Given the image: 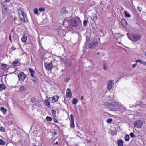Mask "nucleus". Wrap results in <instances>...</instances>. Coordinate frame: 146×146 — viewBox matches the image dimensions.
<instances>
[{"label":"nucleus","instance_id":"nucleus-1","mask_svg":"<svg viewBox=\"0 0 146 146\" xmlns=\"http://www.w3.org/2000/svg\"><path fill=\"white\" fill-rule=\"evenodd\" d=\"M128 38L131 40L135 42L140 40L141 39V36L137 34H134L131 35V37L128 36Z\"/></svg>","mask_w":146,"mask_h":146},{"label":"nucleus","instance_id":"nucleus-2","mask_svg":"<svg viewBox=\"0 0 146 146\" xmlns=\"http://www.w3.org/2000/svg\"><path fill=\"white\" fill-rule=\"evenodd\" d=\"M119 103L117 102H113L109 104L110 108L112 109V111H115L117 109V108L118 106Z\"/></svg>","mask_w":146,"mask_h":146},{"label":"nucleus","instance_id":"nucleus-3","mask_svg":"<svg viewBox=\"0 0 146 146\" xmlns=\"http://www.w3.org/2000/svg\"><path fill=\"white\" fill-rule=\"evenodd\" d=\"M144 123V121L139 120L135 121L134 123V126L137 128H142L143 125Z\"/></svg>","mask_w":146,"mask_h":146},{"label":"nucleus","instance_id":"nucleus-4","mask_svg":"<svg viewBox=\"0 0 146 146\" xmlns=\"http://www.w3.org/2000/svg\"><path fill=\"white\" fill-rule=\"evenodd\" d=\"M117 109L115 111L118 114H121L124 112L125 110V108L122 106L121 104L119 103Z\"/></svg>","mask_w":146,"mask_h":146},{"label":"nucleus","instance_id":"nucleus-5","mask_svg":"<svg viewBox=\"0 0 146 146\" xmlns=\"http://www.w3.org/2000/svg\"><path fill=\"white\" fill-rule=\"evenodd\" d=\"M18 77L19 81L23 82L26 78V75L23 72H21L18 74Z\"/></svg>","mask_w":146,"mask_h":146},{"label":"nucleus","instance_id":"nucleus-6","mask_svg":"<svg viewBox=\"0 0 146 146\" xmlns=\"http://www.w3.org/2000/svg\"><path fill=\"white\" fill-rule=\"evenodd\" d=\"M44 65L46 69L48 71H51L53 68L52 62L49 63L45 62Z\"/></svg>","mask_w":146,"mask_h":146},{"label":"nucleus","instance_id":"nucleus-7","mask_svg":"<svg viewBox=\"0 0 146 146\" xmlns=\"http://www.w3.org/2000/svg\"><path fill=\"white\" fill-rule=\"evenodd\" d=\"M22 16L19 17L21 21L24 23H25L28 21V19L26 14L24 13L22 15Z\"/></svg>","mask_w":146,"mask_h":146},{"label":"nucleus","instance_id":"nucleus-8","mask_svg":"<svg viewBox=\"0 0 146 146\" xmlns=\"http://www.w3.org/2000/svg\"><path fill=\"white\" fill-rule=\"evenodd\" d=\"M98 42L97 40H94L93 42L90 44L88 46V48H92L98 45Z\"/></svg>","mask_w":146,"mask_h":146},{"label":"nucleus","instance_id":"nucleus-9","mask_svg":"<svg viewBox=\"0 0 146 146\" xmlns=\"http://www.w3.org/2000/svg\"><path fill=\"white\" fill-rule=\"evenodd\" d=\"M79 21H76L75 19H72L70 21V23L72 26L74 27H76L79 24Z\"/></svg>","mask_w":146,"mask_h":146},{"label":"nucleus","instance_id":"nucleus-10","mask_svg":"<svg viewBox=\"0 0 146 146\" xmlns=\"http://www.w3.org/2000/svg\"><path fill=\"white\" fill-rule=\"evenodd\" d=\"M70 117L71 119L70 120V125L72 128H74L75 127L74 119V116L72 114H71Z\"/></svg>","mask_w":146,"mask_h":146},{"label":"nucleus","instance_id":"nucleus-11","mask_svg":"<svg viewBox=\"0 0 146 146\" xmlns=\"http://www.w3.org/2000/svg\"><path fill=\"white\" fill-rule=\"evenodd\" d=\"M60 12L62 15L68 14V11L67 10V8L66 7H62L61 9Z\"/></svg>","mask_w":146,"mask_h":146},{"label":"nucleus","instance_id":"nucleus-12","mask_svg":"<svg viewBox=\"0 0 146 146\" xmlns=\"http://www.w3.org/2000/svg\"><path fill=\"white\" fill-rule=\"evenodd\" d=\"M114 84L113 83V82L111 80H109L107 83V88L110 90L112 88V86H113Z\"/></svg>","mask_w":146,"mask_h":146},{"label":"nucleus","instance_id":"nucleus-13","mask_svg":"<svg viewBox=\"0 0 146 146\" xmlns=\"http://www.w3.org/2000/svg\"><path fill=\"white\" fill-rule=\"evenodd\" d=\"M17 11L19 17L20 16H22L21 15L25 13L24 12L23 9L22 8L18 9Z\"/></svg>","mask_w":146,"mask_h":146},{"label":"nucleus","instance_id":"nucleus-14","mask_svg":"<svg viewBox=\"0 0 146 146\" xmlns=\"http://www.w3.org/2000/svg\"><path fill=\"white\" fill-rule=\"evenodd\" d=\"M66 96L67 97L70 98L72 96V94L71 90L68 88L66 92Z\"/></svg>","mask_w":146,"mask_h":146},{"label":"nucleus","instance_id":"nucleus-15","mask_svg":"<svg viewBox=\"0 0 146 146\" xmlns=\"http://www.w3.org/2000/svg\"><path fill=\"white\" fill-rule=\"evenodd\" d=\"M12 63L13 66H19L21 65L19 61L17 59L15 60Z\"/></svg>","mask_w":146,"mask_h":146},{"label":"nucleus","instance_id":"nucleus-16","mask_svg":"<svg viewBox=\"0 0 146 146\" xmlns=\"http://www.w3.org/2000/svg\"><path fill=\"white\" fill-rule=\"evenodd\" d=\"M121 23L124 27H126L127 25V23L126 20L124 19L121 20Z\"/></svg>","mask_w":146,"mask_h":146},{"label":"nucleus","instance_id":"nucleus-17","mask_svg":"<svg viewBox=\"0 0 146 146\" xmlns=\"http://www.w3.org/2000/svg\"><path fill=\"white\" fill-rule=\"evenodd\" d=\"M7 7H3L2 8V11L3 14L4 15H5L7 13Z\"/></svg>","mask_w":146,"mask_h":146},{"label":"nucleus","instance_id":"nucleus-18","mask_svg":"<svg viewBox=\"0 0 146 146\" xmlns=\"http://www.w3.org/2000/svg\"><path fill=\"white\" fill-rule=\"evenodd\" d=\"M123 143L124 141L120 139L118 140L117 143L118 146H123Z\"/></svg>","mask_w":146,"mask_h":146},{"label":"nucleus","instance_id":"nucleus-19","mask_svg":"<svg viewBox=\"0 0 146 146\" xmlns=\"http://www.w3.org/2000/svg\"><path fill=\"white\" fill-rule=\"evenodd\" d=\"M59 98V97L58 96H54L52 97V100L53 102H56Z\"/></svg>","mask_w":146,"mask_h":146},{"label":"nucleus","instance_id":"nucleus-20","mask_svg":"<svg viewBox=\"0 0 146 146\" xmlns=\"http://www.w3.org/2000/svg\"><path fill=\"white\" fill-rule=\"evenodd\" d=\"M29 71L30 73L31 76L32 77H34V74L35 73V71L32 69L30 68L29 69Z\"/></svg>","mask_w":146,"mask_h":146},{"label":"nucleus","instance_id":"nucleus-21","mask_svg":"<svg viewBox=\"0 0 146 146\" xmlns=\"http://www.w3.org/2000/svg\"><path fill=\"white\" fill-rule=\"evenodd\" d=\"M0 110L4 114H5L7 111V110L3 107L1 108Z\"/></svg>","mask_w":146,"mask_h":146},{"label":"nucleus","instance_id":"nucleus-22","mask_svg":"<svg viewBox=\"0 0 146 146\" xmlns=\"http://www.w3.org/2000/svg\"><path fill=\"white\" fill-rule=\"evenodd\" d=\"M27 36L25 35H24L21 38V41L23 42H25L27 40Z\"/></svg>","mask_w":146,"mask_h":146},{"label":"nucleus","instance_id":"nucleus-23","mask_svg":"<svg viewBox=\"0 0 146 146\" xmlns=\"http://www.w3.org/2000/svg\"><path fill=\"white\" fill-rule=\"evenodd\" d=\"M6 87L5 85L3 84H0V91H2L3 90H4L5 89Z\"/></svg>","mask_w":146,"mask_h":146},{"label":"nucleus","instance_id":"nucleus-24","mask_svg":"<svg viewBox=\"0 0 146 146\" xmlns=\"http://www.w3.org/2000/svg\"><path fill=\"white\" fill-rule=\"evenodd\" d=\"M25 88L23 86H21L19 88V91L20 92H22L25 90Z\"/></svg>","mask_w":146,"mask_h":146},{"label":"nucleus","instance_id":"nucleus-25","mask_svg":"<svg viewBox=\"0 0 146 146\" xmlns=\"http://www.w3.org/2000/svg\"><path fill=\"white\" fill-rule=\"evenodd\" d=\"M129 140V136L128 134L125 135V140L126 141H128Z\"/></svg>","mask_w":146,"mask_h":146},{"label":"nucleus","instance_id":"nucleus-26","mask_svg":"<svg viewBox=\"0 0 146 146\" xmlns=\"http://www.w3.org/2000/svg\"><path fill=\"white\" fill-rule=\"evenodd\" d=\"M86 40L85 42V44L84 46H85L86 47V45H88L89 44V38H88L86 37Z\"/></svg>","mask_w":146,"mask_h":146},{"label":"nucleus","instance_id":"nucleus-27","mask_svg":"<svg viewBox=\"0 0 146 146\" xmlns=\"http://www.w3.org/2000/svg\"><path fill=\"white\" fill-rule=\"evenodd\" d=\"M46 105L48 107L50 106V104L49 102L47 99L45 100Z\"/></svg>","mask_w":146,"mask_h":146},{"label":"nucleus","instance_id":"nucleus-28","mask_svg":"<svg viewBox=\"0 0 146 146\" xmlns=\"http://www.w3.org/2000/svg\"><path fill=\"white\" fill-rule=\"evenodd\" d=\"M5 141L1 139H0V145H4L5 144Z\"/></svg>","mask_w":146,"mask_h":146},{"label":"nucleus","instance_id":"nucleus-29","mask_svg":"<svg viewBox=\"0 0 146 146\" xmlns=\"http://www.w3.org/2000/svg\"><path fill=\"white\" fill-rule=\"evenodd\" d=\"M78 102V101L75 98H74L72 100V104H76Z\"/></svg>","mask_w":146,"mask_h":146},{"label":"nucleus","instance_id":"nucleus-30","mask_svg":"<svg viewBox=\"0 0 146 146\" xmlns=\"http://www.w3.org/2000/svg\"><path fill=\"white\" fill-rule=\"evenodd\" d=\"M7 65L4 64H2L1 65V67L2 69L5 70L7 68Z\"/></svg>","mask_w":146,"mask_h":146},{"label":"nucleus","instance_id":"nucleus-31","mask_svg":"<svg viewBox=\"0 0 146 146\" xmlns=\"http://www.w3.org/2000/svg\"><path fill=\"white\" fill-rule=\"evenodd\" d=\"M124 14L125 15V16L126 17H131V15L130 14L128 13L127 11H125L124 12Z\"/></svg>","mask_w":146,"mask_h":146},{"label":"nucleus","instance_id":"nucleus-32","mask_svg":"<svg viewBox=\"0 0 146 146\" xmlns=\"http://www.w3.org/2000/svg\"><path fill=\"white\" fill-rule=\"evenodd\" d=\"M46 119L48 121H52V118L50 117L49 116L46 117Z\"/></svg>","mask_w":146,"mask_h":146},{"label":"nucleus","instance_id":"nucleus-33","mask_svg":"<svg viewBox=\"0 0 146 146\" xmlns=\"http://www.w3.org/2000/svg\"><path fill=\"white\" fill-rule=\"evenodd\" d=\"M34 12L35 14H37L38 12V10L36 8H35L34 9Z\"/></svg>","mask_w":146,"mask_h":146},{"label":"nucleus","instance_id":"nucleus-34","mask_svg":"<svg viewBox=\"0 0 146 146\" xmlns=\"http://www.w3.org/2000/svg\"><path fill=\"white\" fill-rule=\"evenodd\" d=\"M36 100V98L35 97H32L31 98V101L33 103L35 102Z\"/></svg>","mask_w":146,"mask_h":146},{"label":"nucleus","instance_id":"nucleus-35","mask_svg":"<svg viewBox=\"0 0 146 146\" xmlns=\"http://www.w3.org/2000/svg\"><path fill=\"white\" fill-rule=\"evenodd\" d=\"M88 22V21L86 20H84L83 23V26L84 27H86L87 25V24Z\"/></svg>","mask_w":146,"mask_h":146},{"label":"nucleus","instance_id":"nucleus-36","mask_svg":"<svg viewBox=\"0 0 146 146\" xmlns=\"http://www.w3.org/2000/svg\"><path fill=\"white\" fill-rule=\"evenodd\" d=\"M51 112L52 114V115L53 116H55L56 114V111L54 110H51Z\"/></svg>","mask_w":146,"mask_h":146},{"label":"nucleus","instance_id":"nucleus-37","mask_svg":"<svg viewBox=\"0 0 146 146\" xmlns=\"http://www.w3.org/2000/svg\"><path fill=\"white\" fill-rule=\"evenodd\" d=\"M65 64L67 66H71V63L70 62H66L65 63Z\"/></svg>","mask_w":146,"mask_h":146},{"label":"nucleus","instance_id":"nucleus-38","mask_svg":"<svg viewBox=\"0 0 146 146\" xmlns=\"http://www.w3.org/2000/svg\"><path fill=\"white\" fill-rule=\"evenodd\" d=\"M1 131L2 132H4L5 131V129L3 127H0V131Z\"/></svg>","mask_w":146,"mask_h":146},{"label":"nucleus","instance_id":"nucleus-39","mask_svg":"<svg viewBox=\"0 0 146 146\" xmlns=\"http://www.w3.org/2000/svg\"><path fill=\"white\" fill-rule=\"evenodd\" d=\"M112 121V119L111 118H109L108 119L107 121L106 122L108 123H109Z\"/></svg>","mask_w":146,"mask_h":146},{"label":"nucleus","instance_id":"nucleus-40","mask_svg":"<svg viewBox=\"0 0 146 146\" xmlns=\"http://www.w3.org/2000/svg\"><path fill=\"white\" fill-rule=\"evenodd\" d=\"M130 135L132 138L134 137L135 136L134 133L133 132H131L130 133Z\"/></svg>","mask_w":146,"mask_h":146},{"label":"nucleus","instance_id":"nucleus-41","mask_svg":"<svg viewBox=\"0 0 146 146\" xmlns=\"http://www.w3.org/2000/svg\"><path fill=\"white\" fill-rule=\"evenodd\" d=\"M38 10L41 12H42L45 11V9L44 8H40Z\"/></svg>","mask_w":146,"mask_h":146},{"label":"nucleus","instance_id":"nucleus-42","mask_svg":"<svg viewBox=\"0 0 146 146\" xmlns=\"http://www.w3.org/2000/svg\"><path fill=\"white\" fill-rule=\"evenodd\" d=\"M1 4L2 5V8L7 7V5H5V3H1Z\"/></svg>","mask_w":146,"mask_h":146},{"label":"nucleus","instance_id":"nucleus-43","mask_svg":"<svg viewBox=\"0 0 146 146\" xmlns=\"http://www.w3.org/2000/svg\"><path fill=\"white\" fill-rule=\"evenodd\" d=\"M137 8L138 11L140 12H141L142 11V8L141 7H138Z\"/></svg>","mask_w":146,"mask_h":146},{"label":"nucleus","instance_id":"nucleus-44","mask_svg":"<svg viewBox=\"0 0 146 146\" xmlns=\"http://www.w3.org/2000/svg\"><path fill=\"white\" fill-rule=\"evenodd\" d=\"M70 78L69 77H67L66 78V79L65 80V82H68V81L70 80Z\"/></svg>","mask_w":146,"mask_h":146},{"label":"nucleus","instance_id":"nucleus-45","mask_svg":"<svg viewBox=\"0 0 146 146\" xmlns=\"http://www.w3.org/2000/svg\"><path fill=\"white\" fill-rule=\"evenodd\" d=\"M103 69L105 70H107V66H106V64H104V65L103 66Z\"/></svg>","mask_w":146,"mask_h":146},{"label":"nucleus","instance_id":"nucleus-46","mask_svg":"<svg viewBox=\"0 0 146 146\" xmlns=\"http://www.w3.org/2000/svg\"><path fill=\"white\" fill-rule=\"evenodd\" d=\"M143 62V61H142L140 60H136V63H137V62H140L141 64H142L141 62Z\"/></svg>","mask_w":146,"mask_h":146},{"label":"nucleus","instance_id":"nucleus-47","mask_svg":"<svg viewBox=\"0 0 146 146\" xmlns=\"http://www.w3.org/2000/svg\"><path fill=\"white\" fill-rule=\"evenodd\" d=\"M86 140L88 142H91V139H90V138L89 137H88V138Z\"/></svg>","mask_w":146,"mask_h":146},{"label":"nucleus","instance_id":"nucleus-48","mask_svg":"<svg viewBox=\"0 0 146 146\" xmlns=\"http://www.w3.org/2000/svg\"><path fill=\"white\" fill-rule=\"evenodd\" d=\"M97 19V17L95 15V16H93V20H96Z\"/></svg>","mask_w":146,"mask_h":146},{"label":"nucleus","instance_id":"nucleus-49","mask_svg":"<svg viewBox=\"0 0 146 146\" xmlns=\"http://www.w3.org/2000/svg\"><path fill=\"white\" fill-rule=\"evenodd\" d=\"M142 62V64L143 65L146 66V62L143 61Z\"/></svg>","mask_w":146,"mask_h":146},{"label":"nucleus","instance_id":"nucleus-50","mask_svg":"<svg viewBox=\"0 0 146 146\" xmlns=\"http://www.w3.org/2000/svg\"><path fill=\"white\" fill-rule=\"evenodd\" d=\"M54 122H55V123H59L58 121V120H57V119H55L54 120Z\"/></svg>","mask_w":146,"mask_h":146},{"label":"nucleus","instance_id":"nucleus-51","mask_svg":"<svg viewBox=\"0 0 146 146\" xmlns=\"http://www.w3.org/2000/svg\"><path fill=\"white\" fill-rule=\"evenodd\" d=\"M54 135H56L57 134V132L56 131H55L54 132Z\"/></svg>","mask_w":146,"mask_h":146},{"label":"nucleus","instance_id":"nucleus-52","mask_svg":"<svg viewBox=\"0 0 146 146\" xmlns=\"http://www.w3.org/2000/svg\"><path fill=\"white\" fill-rule=\"evenodd\" d=\"M136 64H137V63H136V64H133V67L134 68H135L136 66Z\"/></svg>","mask_w":146,"mask_h":146},{"label":"nucleus","instance_id":"nucleus-53","mask_svg":"<svg viewBox=\"0 0 146 146\" xmlns=\"http://www.w3.org/2000/svg\"><path fill=\"white\" fill-rule=\"evenodd\" d=\"M9 40L11 42V35H10L9 36Z\"/></svg>","mask_w":146,"mask_h":146},{"label":"nucleus","instance_id":"nucleus-54","mask_svg":"<svg viewBox=\"0 0 146 146\" xmlns=\"http://www.w3.org/2000/svg\"><path fill=\"white\" fill-rule=\"evenodd\" d=\"M58 144V142H55V143H54V145H57Z\"/></svg>","mask_w":146,"mask_h":146},{"label":"nucleus","instance_id":"nucleus-55","mask_svg":"<svg viewBox=\"0 0 146 146\" xmlns=\"http://www.w3.org/2000/svg\"><path fill=\"white\" fill-rule=\"evenodd\" d=\"M84 99V96H81L80 98V99L81 100H82Z\"/></svg>","mask_w":146,"mask_h":146},{"label":"nucleus","instance_id":"nucleus-56","mask_svg":"<svg viewBox=\"0 0 146 146\" xmlns=\"http://www.w3.org/2000/svg\"><path fill=\"white\" fill-rule=\"evenodd\" d=\"M63 31L62 30H60L58 31V33H59L60 32H61V31Z\"/></svg>","mask_w":146,"mask_h":146},{"label":"nucleus","instance_id":"nucleus-57","mask_svg":"<svg viewBox=\"0 0 146 146\" xmlns=\"http://www.w3.org/2000/svg\"><path fill=\"white\" fill-rule=\"evenodd\" d=\"M6 2H8L10 1V0H5Z\"/></svg>","mask_w":146,"mask_h":146},{"label":"nucleus","instance_id":"nucleus-58","mask_svg":"<svg viewBox=\"0 0 146 146\" xmlns=\"http://www.w3.org/2000/svg\"><path fill=\"white\" fill-rule=\"evenodd\" d=\"M60 57V58H61V60H64V58H62L61 57Z\"/></svg>","mask_w":146,"mask_h":146},{"label":"nucleus","instance_id":"nucleus-59","mask_svg":"<svg viewBox=\"0 0 146 146\" xmlns=\"http://www.w3.org/2000/svg\"><path fill=\"white\" fill-rule=\"evenodd\" d=\"M34 81L35 82H36V80H35V79H34Z\"/></svg>","mask_w":146,"mask_h":146},{"label":"nucleus","instance_id":"nucleus-60","mask_svg":"<svg viewBox=\"0 0 146 146\" xmlns=\"http://www.w3.org/2000/svg\"><path fill=\"white\" fill-rule=\"evenodd\" d=\"M99 54V52H97V54L98 55V54Z\"/></svg>","mask_w":146,"mask_h":146},{"label":"nucleus","instance_id":"nucleus-61","mask_svg":"<svg viewBox=\"0 0 146 146\" xmlns=\"http://www.w3.org/2000/svg\"><path fill=\"white\" fill-rule=\"evenodd\" d=\"M145 55L146 56V52H145Z\"/></svg>","mask_w":146,"mask_h":146},{"label":"nucleus","instance_id":"nucleus-62","mask_svg":"<svg viewBox=\"0 0 146 146\" xmlns=\"http://www.w3.org/2000/svg\"><path fill=\"white\" fill-rule=\"evenodd\" d=\"M121 77L120 78H119L118 80H119L120 78H121Z\"/></svg>","mask_w":146,"mask_h":146},{"label":"nucleus","instance_id":"nucleus-63","mask_svg":"<svg viewBox=\"0 0 146 146\" xmlns=\"http://www.w3.org/2000/svg\"><path fill=\"white\" fill-rule=\"evenodd\" d=\"M128 33H127V36H128Z\"/></svg>","mask_w":146,"mask_h":146},{"label":"nucleus","instance_id":"nucleus-64","mask_svg":"<svg viewBox=\"0 0 146 146\" xmlns=\"http://www.w3.org/2000/svg\"><path fill=\"white\" fill-rule=\"evenodd\" d=\"M137 105H136L135 106V107H137Z\"/></svg>","mask_w":146,"mask_h":146}]
</instances>
